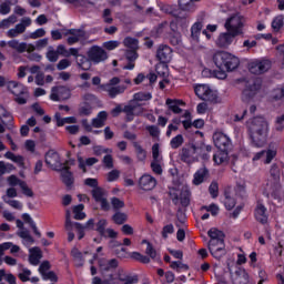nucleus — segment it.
Segmentation results:
<instances>
[{
    "instance_id": "f257e3e1",
    "label": "nucleus",
    "mask_w": 284,
    "mask_h": 284,
    "mask_svg": "<svg viewBox=\"0 0 284 284\" xmlns=\"http://www.w3.org/2000/svg\"><path fill=\"white\" fill-rule=\"evenodd\" d=\"M248 130L251 134L252 145L254 148H263L267 143V134H270V123L263 116H255L248 120Z\"/></svg>"
},
{
    "instance_id": "f03ea898",
    "label": "nucleus",
    "mask_w": 284,
    "mask_h": 284,
    "mask_svg": "<svg viewBox=\"0 0 284 284\" xmlns=\"http://www.w3.org/2000/svg\"><path fill=\"white\" fill-rule=\"evenodd\" d=\"M209 241V251L214 258L221 261L223 256L227 254L225 250V233L216 227H212L207 231Z\"/></svg>"
},
{
    "instance_id": "7ed1b4c3",
    "label": "nucleus",
    "mask_w": 284,
    "mask_h": 284,
    "mask_svg": "<svg viewBox=\"0 0 284 284\" xmlns=\"http://www.w3.org/2000/svg\"><path fill=\"white\" fill-rule=\"evenodd\" d=\"M120 112L126 114L128 121H132L134 114H141V112H143V92L135 93L133 99L124 108L121 106V104H118L112 109L111 114L112 116H119Z\"/></svg>"
},
{
    "instance_id": "20e7f679",
    "label": "nucleus",
    "mask_w": 284,
    "mask_h": 284,
    "mask_svg": "<svg viewBox=\"0 0 284 284\" xmlns=\"http://www.w3.org/2000/svg\"><path fill=\"white\" fill-rule=\"evenodd\" d=\"M213 61L219 70H226V72H234L241 65L239 57L227 51H217L213 55Z\"/></svg>"
},
{
    "instance_id": "39448f33",
    "label": "nucleus",
    "mask_w": 284,
    "mask_h": 284,
    "mask_svg": "<svg viewBox=\"0 0 284 284\" xmlns=\"http://www.w3.org/2000/svg\"><path fill=\"white\" fill-rule=\"evenodd\" d=\"M7 183L10 185V187L7 190V195L4 196L6 199H17L18 192H17V186L22 190V194L24 196H29V199H32L34 196V192H32V189L28 186V183L21 179H19L17 175H10L7 179Z\"/></svg>"
},
{
    "instance_id": "423d86ee",
    "label": "nucleus",
    "mask_w": 284,
    "mask_h": 284,
    "mask_svg": "<svg viewBox=\"0 0 284 284\" xmlns=\"http://www.w3.org/2000/svg\"><path fill=\"white\" fill-rule=\"evenodd\" d=\"M123 44L128 49L125 57L129 61L128 65L123 67V70H134L133 61H136L139 58V54L136 53V50H139V40L128 37L123 40Z\"/></svg>"
},
{
    "instance_id": "0eeeda50",
    "label": "nucleus",
    "mask_w": 284,
    "mask_h": 284,
    "mask_svg": "<svg viewBox=\"0 0 284 284\" xmlns=\"http://www.w3.org/2000/svg\"><path fill=\"white\" fill-rule=\"evenodd\" d=\"M7 88L11 91V94L16 97V102L19 103V105H26V103H28V88H26V85L17 81H9Z\"/></svg>"
},
{
    "instance_id": "6e6552de",
    "label": "nucleus",
    "mask_w": 284,
    "mask_h": 284,
    "mask_svg": "<svg viewBox=\"0 0 284 284\" xmlns=\"http://www.w3.org/2000/svg\"><path fill=\"white\" fill-rule=\"evenodd\" d=\"M245 26V18L241 16V13H234L230 18H227L224 28L229 32H233L239 37V34H243V27Z\"/></svg>"
},
{
    "instance_id": "1a4fd4ad",
    "label": "nucleus",
    "mask_w": 284,
    "mask_h": 284,
    "mask_svg": "<svg viewBox=\"0 0 284 284\" xmlns=\"http://www.w3.org/2000/svg\"><path fill=\"white\" fill-rule=\"evenodd\" d=\"M199 149L196 144H187L181 149L179 156L182 163H186V165H192V163H196L199 161Z\"/></svg>"
},
{
    "instance_id": "9d476101",
    "label": "nucleus",
    "mask_w": 284,
    "mask_h": 284,
    "mask_svg": "<svg viewBox=\"0 0 284 284\" xmlns=\"http://www.w3.org/2000/svg\"><path fill=\"white\" fill-rule=\"evenodd\" d=\"M213 143L220 152H227L232 150V140L223 132H215L213 134Z\"/></svg>"
},
{
    "instance_id": "9b49d317",
    "label": "nucleus",
    "mask_w": 284,
    "mask_h": 284,
    "mask_svg": "<svg viewBox=\"0 0 284 284\" xmlns=\"http://www.w3.org/2000/svg\"><path fill=\"white\" fill-rule=\"evenodd\" d=\"M261 90V83L256 80H252L247 82L246 88L242 92V101L243 103H250L254 97H256V92Z\"/></svg>"
},
{
    "instance_id": "f8f14e48",
    "label": "nucleus",
    "mask_w": 284,
    "mask_h": 284,
    "mask_svg": "<svg viewBox=\"0 0 284 284\" xmlns=\"http://www.w3.org/2000/svg\"><path fill=\"white\" fill-rule=\"evenodd\" d=\"M30 26H32V19L30 18H23L20 23H18L14 28L9 29L7 31V37L9 39H14L21 34H23V32H26L27 28H30Z\"/></svg>"
},
{
    "instance_id": "ddd939ff",
    "label": "nucleus",
    "mask_w": 284,
    "mask_h": 284,
    "mask_svg": "<svg viewBox=\"0 0 284 284\" xmlns=\"http://www.w3.org/2000/svg\"><path fill=\"white\" fill-rule=\"evenodd\" d=\"M272 68L270 60H255L248 64L251 74H265Z\"/></svg>"
},
{
    "instance_id": "4468645a",
    "label": "nucleus",
    "mask_w": 284,
    "mask_h": 284,
    "mask_svg": "<svg viewBox=\"0 0 284 284\" xmlns=\"http://www.w3.org/2000/svg\"><path fill=\"white\" fill-rule=\"evenodd\" d=\"M156 59L160 63H163V65H168V63L172 61V48L168 44H160L156 50Z\"/></svg>"
},
{
    "instance_id": "2eb2a0df",
    "label": "nucleus",
    "mask_w": 284,
    "mask_h": 284,
    "mask_svg": "<svg viewBox=\"0 0 284 284\" xmlns=\"http://www.w3.org/2000/svg\"><path fill=\"white\" fill-rule=\"evenodd\" d=\"M45 163L51 168V170H61L63 168V162H61V156L54 150H50L45 154Z\"/></svg>"
},
{
    "instance_id": "dca6fc26",
    "label": "nucleus",
    "mask_w": 284,
    "mask_h": 284,
    "mask_svg": "<svg viewBox=\"0 0 284 284\" xmlns=\"http://www.w3.org/2000/svg\"><path fill=\"white\" fill-rule=\"evenodd\" d=\"M70 89L67 87H53L51 89L50 99L51 101H65L70 99Z\"/></svg>"
},
{
    "instance_id": "f3484780",
    "label": "nucleus",
    "mask_w": 284,
    "mask_h": 284,
    "mask_svg": "<svg viewBox=\"0 0 284 284\" xmlns=\"http://www.w3.org/2000/svg\"><path fill=\"white\" fill-rule=\"evenodd\" d=\"M229 272L232 277L233 284H248L250 283V274H247V271L245 268L239 267L235 273L232 272V268H229Z\"/></svg>"
},
{
    "instance_id": "a211bd4d",
    "label": "nucleus",
    "mask_w": 284,
    "mask_h": 284,
    "mask_svg": "<svg viewBox=\"0 0 284 284\" xmlns=\"http://www.w3.org/2000/svg\"><path fill=\"white\" fill-rule=\"evenodd\" d=\"M236 34H234V32L232 31H226L223 33H220V36L217 37L215 43L217 45V48H230V45H232V43H234V39H236Z\"/></svg>"
},
{
    "instance_id": "6ab92c4d",
    "label": "nucleus",
    "mask_w": 284,
    "mask_h": 284,
    "mask_svg": "<svg viewBox=\"0 0 284 284\" xmlns=\"http://www.w3.org/2000/svg\"><path fill=\"white\" fill-rule=\"evenodd\" d=\"M88 57L93 63H101L108 59V53L100 47H92L88 52Z\"/></svg>"
},
{
    "instance_id": "aec40b11",
    "label": "nucleus",
    "mask_w": 284,
    "mask_h": 284,
    "mask_svg": "<svg viewBox=\"0 0 284 284\" xmlns=\"http://www.w3.org/2000/svg\"><path fill=\"white\" fill-rule=\"evenodd\" d=\"M94 201L101 204L102 210L108 211L110 210V204L108 203V199L105 197V191L101 187H95L91 192Z\"/></svg>"
},
{
    "instance_id": "412c9836",
    "label": "nucleus",
    "mask_w": 284,
    "mask_h": 284,
    "mask_svg": "<svg viewBox=\"0 0 284 284\" xmlns=\"http://www.w3.org/2000/svg\"><path fill=\"white\" fill-rule=\"evenodd\" d=\"M99 267L102 276H105L108 272H114V270L119 267V261H116L115 258H112V260L102 258V260H99Z\"/></svg>"
},
{
    "instance_id": "4be33fe9",
    "label": "nucleus",
    "mask_w": 284,
    "mask_h": 284,
    "mask_svg": "<svg viewBox=\"0 0 284 284\" xmlns=\"http://www.w3.org/2000/svg\"><path fill=\"white\" fill-rule=\"evenodd\" d=\"M65 37H68L67 39V43L69 45H74V43H79V41H81V39H83V37H85V32H83V30H79V29H69L65 31Z\"/></svg>"
},
{
    "instance_id": "5701e85b",
    "label": "nucleus",
    "mask_w": 284,
    "mask_h": 284,
    "mask_svg": "<svg viewBox=\"0 0 284 284\" xmlns=\"http://www.w3.org/2000/svg\"><path fill=\"white\" fill-rule=\"evenodd\" d=\"M274 156H276V151L263 150V151L255 153V155L253 156V161H261V159H264V163L267 164V163H272Z\"/></svg>"
},
{
    "instance_id": "b1692460",
    "label": "nucleus",
    "mask_w": 284,
    "mask_h": 284,
    "mask_svg": "<svg viewBox=\"0 0 284 284\" xmlns=\"http://www.w3.org/2000/svg\"><path fill=\"white\" fill-rule=\"evenodd\" d=\"M101 88L104 92H108L111 99H114L118 94H123L126 90L125 85L112 87V84H102Z\"/></svg>"
},
{
    "instance_id": "393cba45",
    "label": "nucleus",
    "mask_w": 284,
    "mask_h": 284,
    "mask_svg": "<svg viewBox=\"0 0 284 284\" xmlns=\"http://www.w3.org/2000/svg\"><path fill=\"white\" fill-rule=\"evenodd\" d=\"M78 163L79 169L82 170V172L85 174L88 172L87 168H92V165H95V163H99V159L97 158H88L84 160L82 156H78Z\"/></svg>"
},
{
    "instance_id": "a878e982",
    "label": "nucleus",
    "mask_w": 284,
    "mask_h": 284,
    "mask_svg": "<svg viewBox=\"0 0 284 284\" xmlns=\"http://www.w3.org/2000/svg\"><path fill=\"white\" fill-rule=\"evenodd\" d=\"M267 209L263 204H257L255 209V219L261 223L262 225H265L267 223Z\"/></svg>"
},
{
    "instance_id": "bb28decb",
    "label": "nucleus",
    "mask_w": 284,
    "mask_h": 284,
    "mask_svg": "<svg viewBox=\"0 0 284 284\" xmlns=\"http://www.w3.org/2000/svg\"><path fill=\"white\" fill-rule=\"evenodd\" d=\"M207 176H210V170H207V168L204 166L197 170L194 174L193 184L201 185V183H203Z\"/></svg>"
},
{
    "instance_id": "cd10ccee",
    "label": "nucleus",
    "mask_w": 284,
    "mask_h": 284,
    "mask_svg": "<svg viewBox=\"0 0 284 284\" xmlns=\"http://www.w3.org/2000/svg\"><path fill=\"white\" fill-rule=\"evenodd\" d=\"M156 187V179L150 174H143V190L150 192Z\"/></svg>"
},
{
    "instance_id": "c85d7f7f",
    "label": "nucleus",
    "mask_w": 284,
    "mask_h": 284,
    "mask_svg": "<svg viewBox=\"0 0 284 284\" xmlns=\"http://www.w3.org/2000/svg\"><path fill=\"white\" fill-rule=\"evenodd\" d=\"M58 55L61 57H79V49L70 48L69 50L63 44H59L57 48Z\"/></svg>"
},
{
    "instance_id": "c756f323",
    "label": "nucleus",
    "mask_w": 284,
    "mask_h": 284,
    "mask_svg": "<svg viewBox=\"0 0 284 284\" xmlns=\"http://www.w3.org/2000/svg\"><path fill=\"white\" fill-rule=\"evenodd\" d=\"M29 252H30L29 263L31 265H39L41 257H42L41 248L33 247V248H30Z\"/></svg>"
},
{
    "instance_id": "7c9ffc66",
    "label": "nucleus",
    "mask_w": 284,
    "mask_h": 284,
    "mask_svg": "<svg viewBox=\"0 0 284 284\" xmlns=\"http://www.w3.org/2000/svg\"><path fill=\"white\" fill-rule=\"evenodd\" d=\"M78 58L77 63L81 70H90L92 68V60H90V57L80 55L78 50Z\"/></svg>"
},
{
    "instance_id": "2f4dec72",
    "label": "nucleus",
    "mask_w": 284,
    "mask_h": 284,
    "mask_svg": "<svg viewBox=\"0 0 284 284\" xmlns=\"http://www.w3.org/2000/svg\"><path fill=\"white\" fill-rule=\"evenodd\" d=\"M203 30V22L197 21L191 27V39L195 43H199V37H201V31Z\"/></svg>"
},
{
    "instance_id": "473e14b6",
    "label": "nucleus",
    "mask_w": 284,
    "mask_h": 284,
    "mask_svg": "<svg viewBox=\"0 0 284 284\" xmlns=\"http://www.w3.org/2000/svg\"><path fill=\"white\" fill-rule=\"evenodd\" d=\"M143 243L146 245L145 254L152 258V261H161V255L156 253V248L148 240H143Z\"/></svg>"
},
{
    "instance_id": "72a5a7b5",
    "label": "nucleus",
    "mask_w": 284,
    "mask_h": 284,
    "mask_svg": "<svg viewBox=\"0 0 284 284\" xmlns=\"http://www.w3.org/2000/svg\"><path fill=\"white\" fill-rule=\"evenodd\" d=\"M4 156L9 161H12L13 163H17V165H19V168H26V159L23 158V155H17V154L8 151L4 154Z\"/></svg>"
},
{
    "instance_id": "f704fd0d",
    "label": "nucleus",
    "mask_w": 284,
    "mask_h": 284,
    "mask_svg": "<svg viewBox=\"0 0 284 284\" xmlns=\"http://www.w3.org/2000/svg\"><path fill=\"white\" fill-rule=\"evenodd\" d=\"M105 121H108V112L101 111L98 113L97 118L92 120V126L103 128V125H105Z\"/></svg>"
},
{
    "instance_id": "c9c22d12",
    "label": "nucleus",
    "mask_w": 284,
    "mask_h": 284,
    "mask_svg": "<svg viewBox=\"0 0 284 284\" xmlns=\"http://www.w3.org/2000/svg\"><path fill=\"white\" fill-rule=\"evenodd\" d=\"M9 48H12L13 50H17V52H26L28 49V44L26 42H19V40H10L8 42Z\"/></svg>"
},
{
    "instance_id": "e433bc0d",
    "label": "nucleus",
    "mask_w": 284,
    "mask_h": 284,
    "mask_svg": "<svg viewBox=\"0 0 284 284\" xmlns=\"http://www.w3.org/2000/svg\"><path fill=\"white\" fill-rule=\"evenodd\" d=\"M160 10L165 14H172V17L179 18V9L176 8V6L162 4L160 7Z\"/></svg>"
},
{
    "instance_id": "4c0bfd02",
    "label": "nucleus",
    "mask_w": 284,
    "mask_h": 284,
    "mask_svg": "<svg viewBox=\"0 0 284 284\" xmlns=\"http://www.w3.org/2000/svg\"><path fill=\"white\" fill-rule=\"evenodd\" d=\"M165 103L173 114H181L183 112V109L179 106V102L172 99H166Z\"/></svg>"
},
{
    "instance_id": "58836bf2",
    "label": "nucleus",
    "mask_w": 284,
    "mask_h": 284,
    "mask_svg": "<svg viewBox=\"0 0 284 284\" xmlns=\"http://www.w3.org/2000/svg\"><path fill=\"white\" fill-rule=\"evenodd\" d=\"M283 26H284V16L283 14H280L273 19L272 29L274 30V32H280L281 28H283Z\"/></svg>"
},
{
    "instance_id": "ea45409f",
    "label": "nucleus",
    "mask_w": 284,
    "mask_h": 284,
    "mask_svg": "<svg viewBox=\"0 0 284 284\" xmlns=\"http://www.w3.org/2000/svg\"><path fill=\"white\" fill-rule=\"evenodd\" d=\"M179 6L184 12H190L194 10V0H179Z\"/></svg>"
},
{
    "instance_id": "a19ab883",
    "label": "nucleus",
    "mask_w": 284,
    "mask_h": 284,
    "mask_svg": "<svg viewBox=\"0 0 284 284\" xmlns=\"http://www.w3.org/2000/svg\"><path fill=\"white\" fill-rule=\"evenodd\" d=\"M105 227H108V220L105 219H101L95 224V231L100 234V236H105V231L108 230Z\"/></svg>"
},
{
    "instance_id": "79ce46f5",
    "label": "nucleus",
    "mask_w": 284,
    "mask_h": 284,
    "mask_svg": "<svg viewBox=\"0 0 284 284\" xmlns=\"http://www.w3.org/2000/svg\"><path fill=\"white\" fill-rule=\"evenodd\" d=\"M210 90V87L207 84H199L195 87L194 91L196 97H199V99H204L205 94H207Z\"/></svg>"
},
{
    "instance_id": "37998d69",
    "label": "nucleus",
    "mask_w": 284,
    "mask_h": 284,
    "mask_svg": "<svg viewBox=\"0 0 284 284\" xmlns=\"http://www.w3.org/2000/svg\"><path fill=\"white\" fill-rule=\"evenodd\" d=\"M61 176L67 187H70V185L74 183V178L72 176V173L70 171L68 170L62 171Z\"/></svg>"
},
{
    "instance_id": "c03bdc74",
    "label": "nucleus",
    "mask_w": 284,
    "mask_h": 284,
    "mask_svg": "<svg viewBox=\"0 0 284 284\" xmlns=\"http://www.w3.org/2000/svg\"><path fill=\"white\" fill-rule=\"evenodd\" d=\"M22 219H23V221H26V223H29V225H30V227H32L36 236H41V233L37 229V223H34V221L32 220L30 214H23Z\"/></svg>"
},
{
    "instance_id": "a18cd8bd",
    "label": "nucleus",
    "mask_w": 284,
    "mask_h": 284,
    "mask_svg": "<svg viewBox=\"0 0 284 284\" xmlns=\"http://www.w3.org/2000/svg\"><path fill=\"white\" fill-rule=\"evenodd\" d=\"M83 207H84L83 204H79L73 207V214H74L75 221H83V219H85V214L83 213Z\"/></svg>"
},
{
    "instance_id": "49530a36",
    "label": "nucleus",
    "mask_w": 284,
    "mask_h": 284,
    "mask_svg": "<svg viewBox=\"0 0 284 284\" xmlns=\"http://www.w3.org/2000/svg\"><path fill=\"white\" fill-rule=\"evenodd\" d=\"M37 48L32 44L27 45L26 51L29 52L28 59H30V61H41V55L38 53H32L34 52Z\"/></svg>"
},
{
    "instance_id": "de8ad7c7",
    "label": "nucleus",
    "mask_w": 284,
    "mask_h": 284,
    "mask_svg": "<svg viewBox=\"0 0 284 284\" xmlns=\"http://www.w3.org/2000/svg\"><path fill=\"white\" fill-rule=\"evenodd\" d=\"M183 141L184 140L182 134L174 136L170 142L172 150H178V148H181L183 145Z\"/></svg>"
},
{
    "instance_id": "09e8293b",
    "label": "nucleus",
    "mask_w": 284,
    "mask_h": 284,
    "mask_svg": "<svg viewBox=\"0 0 284 284\" xmlns=\"http://www.w3.org/2000/svg\"><path fill=\"white\" fill-rule=\"evenodd\" d=\"M170 267L172 270H176V272H181V270H184L185 272H187V270H190V266L187 264H184L181 261L171 262Z\"/></svg>"
},
{
    "instance_id": "8fccbe9b",
    "label": "nucleus",
    "mask_w": 284,
    "mask_h": 284,
    "mask_svg": "<svg viewBox=\"0 0 284 284\" xmlns=\"http://www.w3.org/2000/svg\"><path fill=\"white\" fill-rule=\"evenodd\" d=\"M151 170L154 174L161 176V174H163V166H161V161L152 160Z\"/></svg>"
},
{
    "instance_id": "3c124183",
    "label": "nucleus",
    "mask_w": 284,
    "mask_h": 284,
    "mask_svg": "<svg viewBox=\"0 0 284 284\" xmlns=\"http://www.w3.org/2000/svg\"><path fill=\"white\" fill-rule=\"evenodd\" d=\"M47 59L51 63H57V61H59V52L54 51L52 47H49V50L47 52Z\"/></svg>"
},
{
    "instance_id": "603ef678",
    "label": "nucleus",
    "mask_w": 284,
    "mask_h": 284,
    "mask_svg": "<svg viewBox=\"0 0 284 284\" xmlns=\"http://www.w3.org/2000/svg\"><path fill=\"white\" fill-rule=\"evenodd\" d=\"M17 16L14 14H11L9 18L7 19H3L1 21V26L3 29H8V28H11V26H14V23H17Z\"/></svg>"
},
{
    "instance_id": "864d4df0",
    "label": "nucleus",
    "mask_w": 284,
    "mask_h": 284,
    "mask_svg": "<svg viewBox=\"0 0 284 284\" xmlns=\"http://www.w3.org/2000/svg\"><path fill=\"white\" fill-rule=\"evenodd\" d=\"M227 159V151L226 152H219L213 155V161L216 163V165H221V163H225V160Z\"/></svg>"
},
{
    "instance_id": "5fc2aeb1",
    "label": "nucleus",
    "mask_w": 284,
    "mask_h": 284,
    "mask_svg": "<svg viewBox=\"0 0 284 284\" xmlns=\"http://www.w3.org/2000/svg\"><path fill=\"white\" fill-rule=\"evenodd\" d=\"M14 170V165L0 161V174H10Z\"/></svg>"
},
{
    "instance_id": "6e6d98bb",
    "label": "nucleus",
    "mask_w": 284,
    "mask_h": 284,
    "mask_svg": "<svg viewBox=\"0 0 284 284\" xmlns=\"http://www.w3.org/2000/svg\"><path fill=\"white\" fill-rule=\"evenodd\" d=\"M224 205L226 210H234V207L236 206V200L230 196V193L227 192L225 193Z\"/></svg>"
},
{
    "instance_id": "4d7b16f0",
    "label": "nucleus",
    "mask_w": 284,
    "mask_h": 284,
    "mask_svg": "<svg viewBox=\"0 0 284 284\" xmlns=\"http://www.w3.org/2000/svg\"><path fill=\"white\" fill-rule=\"evenodd\" d=\"M180 203L182 207H187L190 205V191L185 190L181 193Z\"/></svg>"
},
{
    "instance_id": "13d9d810",
    "label": "nucleus",
    "mask_w": 284,
    "mask_h": 284,
    "mask_svg": "<svg viewBox=\"0 0 284 284\" xmlns=\"http://www.w3.org/2000/svg\"><path fill=\"white\" fill-rule=\"evenodd\" d=\"M152 156L153 161H163V158L161 156L160 145L159 143H154L152 146Z\"/></svg>"
},
{
    "instance_id": "bf43d9fd",
    "label": "nucleus",
    "mask_w": 284,
    "mask_h": 284,
    "mask_svg": "<svg viewBox=\"0 0 284 284\" xmlns=\"http://www.w3.org/2000/svg\"><path fill=\"white\" fill-rule=\"evenodd\" d=\"M71 254H72L73 258L75 260V265L78 267H81L83 265V258H82L81 252H79V250H77V248H73L71 251Z\"/></svg>"
},
{
    "instance_id": "052dcab7",
    "label": "nucleus",
    "mask_w": 284,
    "mask_h": 284,
    "mask_svg": "<svg viewBox=\"0 0 284 284\" xmlns=\"http://www.w3.org/2000/svg\"><path fill=\"white\" fill-rule=\"evenodd\" d=\"M119 281H121L122 284H134L136 283L135 277L128 276L126 274L120 273L118 276Z\"/></svg>"
},
{
    "instance_id": "680f3d73",
    "label": "nucleus",
    "mask_w": 284,
    "mask_h": 284,
    "mask_svg": "<svg viewBox=\"0 0 284 284\" xmlns=\"http://www.w3.org/2000/svg\"><path fill=\"white\" fill-rule=\"evenodd\" d=\"M113 221L116 225H123L124 221H128L125 213L118 212L113 215Z\"/></svg>"
},
{
    "instance_id": "e2e57ef3",
    "label": "nucleus",
    "mask_w": 284,
    "mask_h": 284,
    "mask_svg": "<svg viewBox=\"0 0 284 284\" xmlns=\"http://www.w3.org/2000/svg\"><path fill=\"white\" fill-rule=\"evenodd\" d=\"M216 99H219L216 93H214V91H212V89L209 88V91H206L204 99H202V101H210L211 103H216Z\"/></svg>"
},
{
    "instance_id": "0e129e2a",
    "label": "nucleus",
    "mask_w": 284,
    "mask_h": 284,
    "mask_svg": "<svg viewBox=\"0 0 284 284\" xmlns=\"http://www.w3.org/2000/svg\"><path fill=\"white\" fill-rule=\"evenodd\" d=\"M235 195L239 196V197L242 199V200L247 199V191L245 190V186L239 184V185L235 187Z\"/></svg>"
},
{
    "instance_id": "69168bd1",
    "label": "nucleus",
    "mask_w": 284,
    "mask_h": 284,
    "mask_svg": "<svg viewBox=\"0 0 284 284\" xmlns=\"http://www.w3.org/2000/svg\"><path fill=\"white\" fill-rule=\"evenodd\" d=\"M272 99H274V101H281V99H284V85L273 91Z\"/></svg>"
},
{
    "instance_id": "338daca9",
    "label": "nucleus",
    "mask_w": 284,
    "mask_h": 284,
    "mask_svg": "<svg viewBox=\"0 0 284 284\" xmlns=\"http://www.w3.org/2000/svg\"><path fill=\"white\" fill-rule=\"evenodd\" d=\"M275 130H276V132H283V130H284V114L276 118V120H275Z\"/></svg>"
},
{
    "instance_id": "774afa93",
    "label": "nucleus",
    "mask_w": 284,
    "mask_h": 284,
    "mask_svg": "<svg viewBox=\"0 0 284 284\" xmlns=\"http://www.w3.org/2000/svg\"><path fill=\"white\" fill-rule=\"evenodd\" d=\"M209 192L212 196V199H216L219 196V183L212 182L209 186Z\"/></svg>"
}]
</instances>
